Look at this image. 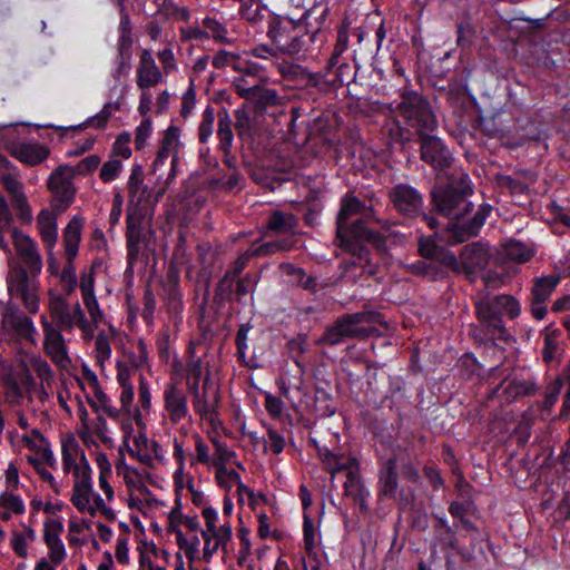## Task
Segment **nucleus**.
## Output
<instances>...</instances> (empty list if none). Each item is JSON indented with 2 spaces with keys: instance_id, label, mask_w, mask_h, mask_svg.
Returning a JSON list of instances; mask_svg holds the SVG:
<instances>
[{
  "instance_id": "1",
  "label": "nucleus",
  "mask_w": 570,
  "mask_h": 570,
  "mask_svg": "<svg viewBox=\"0 0 570 570\" xmlns=\"http://www.w3.org/2000/svg\"><path fill=\"white\" fill-rule=\"evenodd\" d=\"M521 313L519 301L509 294H501L493 297L487 296L475 303V314L480 328L471 331L475 342L488 344L497 340L507 342L509 333L503 322V315L511 320L517 318Z\"/></svg>"
},
{
  "instance_id": "2",
  "label": "nucleus",
  "mask_w": 570,
  "mask_h": 570,
  "mask_svg": "<svg viewBox=\"0 0 570 570\" xmlns=\"http://www.w3.org/2000/svg\"><path fill=\"white\" fill-rule=\"evenodd\" d=\"M473 194L470 177L464 171L445 174V181L436 184L431 190V204L440 215L450 219H460L471 213Z\"/></svg>"
},
{
  "instance_id": "3",
  "label": "nucleus",
  "mask_w": 570,
  "mask_h": 570,
  "mask_svg": "<svg viewBox=\"0 0 570 570\" xmlns=\"http://www.w3.org/2000/svg\"><path fill=\"white\" fill-rule=\"evenodd\" d=\"M267 37L279 52L296 56L308 50L311 37L308 28L301 20L273 16L268 21Z\"/></svg>"
},
{
  "instance_id": "4",
  "label": "nucleus",
  "mask_w": 570,
  "mask_h": 570,
  "mask_svg": "<svg viewBox=\"0 0 570 570\" xmlns=\"http://www.w3.org/2000/svg\"><path fill=\"white\" fill-rule=\"evenodd\" d=\"M397 108L405 126L410 127L417 138L436 130L438 119L429 100L416 91L404 90Z\"/></svg>"
},
{
  "instance_id": "5",
  "label": "nucleus",
  "mask_w": 570,
  "mask_h": 570,
  "mask_svg": "<svg viewBox=\"0 0 570 570\" xmlns=\"http://www.w3.org/2000/svg\"><path fill=\"white\" fill-rule=\"evenodd\" d=\"M387 236L382 235L377 230L368 228L363 219H356L346 227L336 228V245L345 252L344 242L354 243L361 247H366L364 243L373 245L377 253L387 254L386 245Z\"/></svg>"
},
{
  "instance_id": "6",
  "label": "nucleus",
  "mask_w": 570,
  "mask_h": 570,
  "mask_svg": "<svg viewBox=\"0 0 570 570\" xmlns=\"http://www.w3.org/2000/svg\"><path fill=\"white\" fill-rule=\"evenodd\" d=\"M387 197L393 208L404 218L416 219L423 214V195L409 184L394 185L389 189Z\"/></svg>"
},
{
  "instance_id": "7",
  "label": "nucleus",
  "mask_w": 570,
  "mask_h": 570,
  "mask_svg": "<svg viewBox=\"0 0 570 570\" xmlns=\"http://www.w3.org/2000/svg\"><path fill=\"white\" fill-rule=\"evenodd\" d=\"M373 336H376L373 328L356 325L352 313H348L337 317L332 325L326 327L320 343L334 346L345 338L365 340Z\"/></svg>"
},
{
  "instance_id": "8",
  "label": "nucleus",
  "mask_w": 570,
  "mask_h": 570,
  "mask_svg": "<svg viewBox=\"0 0 570 570\" xmlns=\"http://www.w3.org/2000/svg\"><path fill=\"white\" fill-rule=\"evenodd\" d=\"M8 291L11 296L20 297L26 309L36 314L39 309L38 285L23 266L14 267L8 276Z\"/></svg>"
},
{
  "instance_id": "9",
  "label": "nucleus",
  "mask_w": 570,
  "mask_h": 570,
  "mask_svg": "<svg viewBox=\"0 0 570 570\" xmlns=\"http://www.w3.org/2000/svg\"><path fill=\"white\" fill-rule=\"evenodd\" d=\"M421 159L438 171H445L454 161V157L443 140L432 132L417 138Z\"/></svg>"
},
{
  "instance_id": "10",
  "label": "nucleus",
  "mask_w": 570,
  "mask_h": 570,
  "mask_svg": "<svg viewBox=\"0 0 570 570\" xmlns=\"http://www.w3.org/2000/svg\"><path fill=\"white\" fill-rule=\"evenodd\" d=\"M83 219L80 216H73L63 229V245L67 264L60 273L61 283L77 282L73 259L78 254Z\"/></svg>"
},
{
  "instance_id": "11",
  "label": "nucleus",
  "mask_w": 570,
  "mask_h": 570,
  "mask_svg": "<svg viewBox=\"0 0 570 570\" xmlns=\"http://www.w3.org/2000/svg\"><path fill=\"white\" fill-rule=\"evenodd\" d=\"M65 167H57L48 179V188L52 193L51 210L65 213L75 200L76 186L72 178L63 173Z\"/></svg>"
},
{
  "instance_id": "12",
  "label": "nucleus",
  "mask_w": 570,
  "mask_h": 570,
  "mask_svg": "<svg viewBox=\"0 0 570 570\" xmlns=\"http://www.w3.org/2000/svg\"><path fill=\"white\" fill-rule=\"evenodd\" d=\"M0 332L33 342L36 328L30 317L26 316L18 306L8 303L1 312Z\"/></svg>"
},
{
  "instance_id": "13",
  "label": "nucleus",
  "mask_w": 570,
  "mask_h": 570,
  "mask_svg": "<svg viewBox=\"0 0 570 570\" xmlns=\"http://www.w3.org/2000/svg\"><path fill=\"white\" fill-rule=\"evenodd\" d=\"M41 325L43 330V348L51 361L61 368H67L71 360L68 356L65 344L62 330L50 323L45 315L41 316Z\"/></svg>"
},
{
  "instance_id": "14",
  "label": "nucleus",
  "mask_w": 570,
  "mask_h": 570,
  "mask_svg": "<svg viewBox=\"0 0 570 570\" xmlns=\"http://www.w3.org/2000/svg\"><path fill=\"white\" fill-rule=\"evenodd\" d=\"M559 275H547L535 277L531 288L530 312L532 316L541 321L546 317L548 309L546 302L550 298L560 283Z\"/></svg>"
},
{
  "instance_id": "15",
  "label": "nucleus",
  "mask_w": 570,
  "mask_h": 570,
  "mask_svg": "<svg viewBox=\"0 0 570 570\" xmlns=\"http://www.w3.org/2000/svg\"><path fill=\"white\" fill-rule=\"evenodd\" d=\"M12 243L17 254L27 265L30 274L32 276L39 274L42 268V259L38 252L37 244L18 228L12 229Z\"/></svg>"
},
{
  "instance_id": "16",
  "label": "nucleus",
  "mask_w": 570,
  "mask_h": 570,
  "mask_svg": "<svg viewBox=\"0 0 570 570\" xmlns=\"http://www.w3.org/2000/svg\"><path fill=\"white\" fill-rule=\"evenodd\" d=\"M462 269L471 275L476 271L484 269L491 259L489 246L482 242H473L462 247L460 255Z\"/></svg>"
},
{
  "instance_id": "17",
  "label": "nucleus",
  "mask_w": 570,
  "mask_h": 570,
  "mask_svg": "<svg viewBox=\"0 0 570 570\" xmlns=\"http://www.w3.org/2000/svg\"><path fill=\"white\" fill-rule=\"evenodd\" d=\"M504 381L494 387L489 394L488 400L500 396L504 402L511 403L524 396L534 395L539 387L534 381L531 380H511L504 387Z\"/></svg>"
},
{
  "instance_id": "18",
  "label": "nucleus",
  "mask_w": 570,
  "mask_h": 570,
  "mask_svg": "<svg viewBox=\"0 0 570 570\" xmlns=\"http://www.w3.org/2000/svg\"><path fill=\"white\" fill-rule=\"evenodd\" d=\"M164 405L173 423H179L188 415L186 393L175 383L166 385L164 391Z\"/></svg>"
},
{
  "instance_id": "19",
  "label": "nucleus",
  "mask_w": 570,
  "mask_h": 570,
  "mask_svg": "<svg viewBox=\"0 0 570 570\" xmlns=\"http://www.w3.org/2000/svg\"><path fill=\"white\" fill-rule=\"evenodd\" d=\"M163 81V73L155 62L151 52L144 49L137 67L136 82L139 89L147 90Z\"/></svg>"
},
{
  "instance_id": "20",
  "label": "nucleus",
  "mask_w": 570,
  "mask_h": 570,
  "mask_svg": "<svg viewBox=\"0 0 570 570\" xmlns=\"http://www.w3.org/2000/svg\"><path fill=\"white\" fill-rule=\"evenodd\" d=\"M235 87L239 97L252 101L255 105V109L259 111L275 106L279 101V96L275 89L263 88L257 85L245 87L240 82H237Z\"/></svg>"
},
{
  "instance_id": "21",
  "label": "nucleus",
  "mask_w": 570,
  "mask_h": 570,
  "mask_svg": "<svg viewBox=\"0 0 570 570\" xmlns=\"http://www.w3.org/2000/svg\"><path fill=\"white\" fill-rule=\"evenodd\" d=\"M324 70L328 78L330 92L343 86H348L356 77V65L350 63L346 59H337L335 66L332 65V59H328Z\"/></svg>"
},
{
  "instance_id": "22",
  "label": "nucleus",
  "mask_w": 570,
  "mask_h": 570,
  "mask_svg": "<svg viewBox=\"0 0 570 570\" xmlns=\"http://www.w3.org/2000/svg\"><path fill=\"white\" fill-rule=\"evenodd\" d=\"M127 256L128 259L135 261L140 250V244L146 242V235L142 228V217L135 214L127 215Z\"/></svg>"
},
{
  "instance_id": "23",
  "label": "nucleus",
  "mask_w": 570,
  "mask_h": 570,
  "mask_svg": "<svg viewBox=\"0 0 570 570\" xmlns=\"http://www.w3.org/2000/svg\"><path fill=\"white\" fill-rule=\"evenodd\" d=\"M379 484L380 498H395L396 491L399 489V476L395 458H390L383 463L379 474Z\"/></svg>"
},
{
  "instance_id": "24",
  "label": "nucleus",
  "mask_w": 570,
  "mask_h": 570,
  "mask_svg": "<svg viewBox=\"0 0 570 570\" xmlns=\"http://www.w3.org/2000/svg\"><path fill=\"white\" fill-rule=\"evenodd\" d=\"M491 212V206L488 204H483L480 206L479 210L474 214V216L468 220L466 223L458 226L453 230V237L456 243H463L466 239L476 236L480 228L484 225L485 219L488 218Z\"/></svg>"
},
{
  "instance_id": "25",
  "label": "nucleus",
  "mask_w": 570,
  "mask_h": 570,
  "mask_svg": "<svg viewBox=\"0 0 570 570\" xmlns=\"http://www.w3.org/2000/svg\"><path fill=\"white\" fill-rule=\"evenodd\" d=\"M190 394L193 395V406L195 411L200 417L213 422L214 415L217 414L216 409L219 404V390L215 389L213 393H205L196 391L194 387V392H190Z\"/></svg>"
},
{
  "instance_id": "26",
  "label": "nucleus",
  "mask_w": 570,
  "mask_h": 570,
  "mask_svg": "<svg viewBox=\"0 0 570 570\" xmlns=\"http://www.w3.org/2000/svg\"><path fill=\"white\" fill-rule=\"evenodd\" d=\"M11 155L20 161L36 166L48 158L50 150L40 144H19L11 148Z\"/></svg>"
},
{
  "instance_id": "27",
  "label": "nucleus",
  "mask_w": 570,
  "mask_h": 570,
  "mask_svg": "<svg viewBox=\"0 0 570 570\" xmlns=\"http://www.w3.org/2000/svg\"><path fill=\"white\" fill-rule=\"evenodd\" d=\"M49 313L56 327L70 332L73 327V317L69 311L67 301L60 295L50 293Z\"/></svg>"
},
{
  "instance_id": "28",
  "label": "nucleus",
  "mask_w": 570,
  "mask_h": 570,
  "mask_svg": "<svg viewBox=\"0 0 570 570\" xmlns=\"http://www.w3.org/2000/svg\"><path fill=\"white\" fill-rule=\"evenodd\" d=\"M57 214L53 210L42 209L37 217V225L43 244L51 249L58 238Z\"/></svg>"
},
{
  "instance_id": "29",
  "label": "nucleus",
  "mask_w": 570,
  "mask_h": 570,
  "mask_svg": "<svg viewBox=\"0 0 570 570\" xmlns=\"http://www.w3.org/2000/svg\"><path fill=\"white\" fill-rule=\"evenodd\" d=\"M344 494L346 497L352 498L356 503H358L360 509L363 512L368 511L366 499L370 493L365 489L357 470H348L346 472V481L344 482Z\"/></svg>"
},
{
  "instance_id": "30",
  "label": "nucleus",
  "mask_w": 570,
  "mask_h": 570,
  "mask_svg": "<svg viewBox=\"0 0 570 570\" xmlns=\"http://www.w3.org/2000/svg\"><path fill=\"white\" fill-rule=\"evenodd\" d=\"M344 245L345 253L364 261L357 272L358 279L374 277L377 274L379 265L372 262L371 250L367 247H361L347 240L344 242Z\"/></svg>"
},
{
  "instance_id": "31",
  "label": "nucleus",
  "mask_w": 570,
  "mask_h": 570,
  "mask_svg": "<svg viewBox=\"0 0 570 570\" xmlns=\"http://www.w3.org/2000/svg\"><path fill=\"white\" fill-rule=\"evenodd\" d=\"M327 14L328 7L326 4H315L303 14L302 19H299L303 24L308 28L311 43L314 42L316 36L324 27Z\"/></svg>"
},
{
  "instance_id": "32",
  "label": "nucleus",
  "mask_w": 570,
  "mask_h": 570,
  "mask_svg": "<svg viewBox=\"0 0 570 570\" xmlns=\"http://www.w3.org/2000/svg\"><path fill=\"white\" fill-rule=\"evenodd\" d=\"M365 209V203L360 200L353 193H347L341 199V207L336 217V228L346 227L352 216L362 214Z\"/></svg>"
},
{
  "instance_id": "33",
  "label": "nucleus",
  "mask_w": 570,
  "mask_h": 570,
  "mask_svg": "<svg viewBox=\"0 0 570 570\" xmlns=\"http://www.w3.org/2000/svg\"><path fill=\"white\" fill-rule=\"evenodd\" d=\"M405 269L415 276L428 278L429 281H438L446 277V272L434 261L417 259L413 263L406 264Z\"/></svg>"
},
{
  "instance_id": "34",
  "label": "nucleus",
  "mask_w": 570,
  "mask_h": 570,
  "mask_svg": "<svg viewBox=\"0 0 570 570\" xmlns=\"http://www.w3.org/2000/svg\"><path fill=\"white\" fill-rule=\"evenodd\" d=\"M279 269L288 275L293 276L297 286L303 289L309 291L312 293H316L318 289L317 279L314 276H307L305 271L301 267H296L292 263H282L279 265Z\"/></svg>"
},
{
  "instance_id": "35",
  "label": "nucleus",
  "mask_w": 570,
  "mask_h": 570,
  "mask_svg": "<svg viewBox=\"0 0 570 570\" xmlns=\"http://www.w3.org/2000/svg\"><path fill=\"white\" fill-rule=\"evenodd\" d=\"M383 132L389 146L400 145L402 147L412 140V135L414 134L410 127H402L399 121L386 124Z\"/></svg>"
},
{
  "instance_id": "36",
  "label": "nucleus",
  "mask_w": 570,
  "mask_h": 570,
  "mask_svg": "<svg viewBox=\"0 0 570 570\" xmlns=\"http://www.w3.org/2000/svg\"><path fill=\"white\" fill-rule=\"evenodd\" d=\"M312 442L317 448L318 456L325 469L332 474V479L338 472L353 470L347 462L343 461L342 455H337L326 448H318L315 440H312Z\"/></svg>"
},
{
  "instance_id": "37",
  "label": "nucleus",
  "mask_w": 570,
  "mask_h": 570,
  "mask_svg": "<svg viewBox=\"0 0 570 570\" xmlns=\"http://www.w3.org/2000/svg\"><path fill=\"white\" fill-rule=\"evenodd\" d=\"M298 86L308 90L311 94L326 95L330 92L328 78L325 70L318 72L306 71Z\"/></svg>"
},
{
  "instance_id": "38",
  "label": "nucleus",
  "mask_w": 570,
  "mask_h": 570,
  "mask_svg": "<svg viewBox=\"0 0 570 570\" xmlns=\"http://www.w3.org/2000/svg\"><path fill=\"white\" fill-rule=\"evenodd\" d=\"M188 361L186 364V372H187V389L190 392H194V387L196 391H199V382L202 379L203 370L202 364L203 361L200 357H197L195 355V350L190 345L188 347Z\"/></svg>"
},
{
  "instance_id": "39",
  "label": "nucleus",
  "mask_w": 570,
  "mask_h": 570,
  "mask_svg": "<svg viewBox=\"0 0 570 570\" xmlns=\"http://www.w3.org/2000/svg\"><path fill=\"white\" fill-rule=\"evenodd\" d=\"M235 278L224 274L223 277L218 281L213 296V303L220 309L225 306L226 302L234 299V284Z\"/></svg>"
},
{
  "instance_id": "40",
  "label": "nucleus",
  "mask_w": 570,
  "mask_h": 570,
  "mask_svg": "<svg viewBox=\"0 0 570 570\" xmlns=\"http://www.w3.org/2000/svg\"><path fill=\"white\" fill-rule=\"evenodd\" d=\"M353 318L358 326H365L373 328L376 332V336L381 335L380 330L376 325H380L384 328L389 327L387 322L384 320L383 315L373 309H363L356 313H352Z\"/></svg>"
},
{
  "instance_id": "41",
  "label": "nucleus",
  "mask_w": 570,
  "mask_h": 570,
  "mask_svg": "<svg viewBox=\"0 0 570 570\" xmlns=\"http://www.w3.org/2000/svg\"><path fill=\"white\" fill-rule=\"evenodd\" d=\"M503 253L509 261L517 263H525L533 256L531 248L515 239H510L503 245Z\"/></svg>"
},
{
  "instance_id": "42",
  "label": "nucleus",
  "mask_w": 570,
  "mask_h": 570,
  "mask_svg": "<svg viewBox=\"0 0 570 570\" xmlns=\"http://www.w3.org/2000/svg\"><path fill=\"white\" fill-rule=\"evenodd\" d=\"M144 183V173L142 167L140 165H135L131 169L129 179H128V194L130 197V202L140 203L146 194V187L142 186Z\"/></svg>"
},
{
  "instance_id": "43",
  "label": "nucleus",
  "mask_w": 570,
  "mask_h": 570,
  "mask_svg": "<svg viewBox=\"0 0 570 570\" xmlns=\"http://www.w3.org/2000/svg\"><path fill=\"white\" fill-rule=\"evenodd\" d=\"M296 219L293 215H285L279 210H275L268 217L266 228L275 233H287L295 228Z\"/></svg>"
},
{
  "instance_id": "44",
  "label": "nucleus",
  "mask_w": 570,
  "mask_h": 570,
  "mask_svg": "<svg viewBox=\"0 0 570 570\" xmlns=\"http://www.w3.org/2000/svg\"><path fill=\"white\" fill-rule=\"evenodd\" d=\"M294 243L295 242L292 238H282L264 243L256 247L252 246L250 249L253 250L255 257L269 256L278 252L291 250L294 247Z\"/></svg>"
},
{
  "instance_id": "45",
  "label": "nucleus",
  "mask_w": 570,
  "mask_h": 570,
  "mask_svg": "<svg viewBox=\"0 0 570 570\" xmlns=\"http://www.w3.org/2000/svg\"><path fill=\"white\" fill-rule=\"evenodd\" d=\"M100 164V157L98 155H89L80 160L76 166L61 165L65 167L63 173L73 178L75 176H86L98 168Z\"/></svg>"
},
{
  "instance_id": "46",
  "label": "nucleus",
  "mask_w": 570,
  "mask_h": 570,
  "mask_svg": "<svg viewBox=\"0 0 570 570\" xmlns=\"http://www.w3.org/2000/svg\"><path fill=\"white\" fill-rule=\"evenodd\" d=\"M218 117L219 148L227 155L230 153V146L233 141L232 120L227 111L219 114Z\"/></svg>"
},
{
  "instance_id": "47",
  "label": "nucleus",
  "mask_w": 570,
  "mask_h": 570,
  "mask_svg": "<svg viewBox=\"0 0 570 570\" xmlns=\"http://www.w3.org/2000/svg\"><path fill=\"white\" fill-rule=\"evenodd\" d=\"M348 28L350 23L347 19H344L342 24L337 29V39L334 46V50L330 57L332 59V65L335 66L337 63V59H345L343 53L348 48Z\"/></svg>"
},
{
  "instance_id": "48",
  "label": "nucleus",
  "mask_w": 570,
  "mask_h": 570,
  "mask_svg": "<svg viewBox=\"0 0 570 570\" xmlns=\"http://www.w3.org/2000/svg\"><path fill=\"white\" fill-rule=\"evenodd\" d=\"M458 368L461 377L471 380L473 376L480 375L481 365L473 354L465 353L459 358Z\"/></svg>"
},
{
  "instance_id": "49",
  "label": "nucleus",
  "mask_w": 570,
  "mask_h": 570,
  "mask_svg": "<svg viewBox=\"0 0 570 570\" xmlns=\"http://www.w3.org/2000/svg\"><path fill=\"white\" fill-rule=\"evenodd\" d=\"M110 116H111V104L108 102L104 106V108L101 109L100 112H98L94 117L88 118L85 122L77 125V126H72L69 129L82 130L87 127H94L96 129H104L107 126Z\"/></svg>"
},
{
  "instance_id": "50",
  "label": "nucleus",
  "mask_w": 570,
  "mask_h": 570,
  "mask_svg": "<svg viewBox=\"0 0 570 570\" xmlns=\"http://www.w3.org/2000/svg\"><path fill=\"white\" fill-rule=\"evenodd\" d=\"M202 27L209 32V38L220 43H229L226 27L216 18L206 17L202 20Z\"/></svg>"
},
{
  "instance_id": "51",
  "label": "nucleus",
  "mask_w": 570,
  "mask_h": 570,
  "mask_svg": "<svg viewBox=\"0 0 570 570\" xmlns=\"http://www.w3.org/2000/svg\"><path fill=\"white\" fill-rule=\"evenodd\" d=\"M494 180L500 188L508 189L512 195H524L529 190L527 184L509 175L498 174Z\"/></svg>"
},
{
  "instance_id": "52",
  "label": "nucleus",
  "mask_w": 570,
  "mask_h": 570,
  "mask_svg": "<svg viewBox=\"0 0 570 570\" xmlns=\"http://www.w3.org/2000/svg\"><path fill=\"white\" fill-rule=\"evenodd\" d=\"M212 442L215 446V454L212 461L213 465L215 468H219L220 473L225 472L226 463L229 462L233 458H235L236 453L229 450L225 443L220 442L216 438H214Z\"/></svg>"
},
{
  "instance_id": "53",
  "label": "nucleus",
  "mask_w": 570,
  "mask_h": 570,
  "mask_svg": "<svg viewBox=\"0 0 570 570\" xmlns=\"http://www.w3.org/2000/svg\"><path fill=\"white\" fill-rule=\"evenodd\" d=\"M419 255L428 261L436 259L438 255L442 253V247L432 237L421 236L417 242Z\"/></svg>"
},
{
  "instance_id": "54",
  "label": "nucleus",
  "mask_w": 570,
  "mask_h": 570,
  "mask_svg": "<svg viewBox=\"0 0 570 570\" xmlns=\"http://www.w3.org/2000/svg\"><path fill=\"white\" fill-rule=\"evenodd\" d=\"M63 531L62 522L59 519L45 522L43 540L48 548L61 542L59 535Z\"/></svg>"
},
{
  "instance_id": "55",
  "label": "nucleus",
  "mask_w": 570,
  "mask_h": 570,
  "mask_svg": "<svg viewBox=\"0 0 570 570\" xmlns=\"http://www.w3.org/2000/svg\"><path fill=\"white\" fill-rule=\"evenodd\" d=\"M71 450H73L75 452L79 451V444L73 436H70L67 441L62 443V465L63 471L66 473H68L71 470L75 473V466H79L76 463Z\"/></svg>"
},
{
  "instance_id": "56",
  "label": "nucleus",
  "mask_w": 570,
  "mask_h": 570,
  "mask_svg": "<svg viewBox=\"0 0 570 570\" xmlns=\"http://www.w3.org/2000/svg\"><path fill=\"white\" fill-rule=\"evenodd\" d=\"M363 259L352 256L350 259H345L340 264L341 277L347 282L356 283L358 281V268L362 265Z\"/></svg>"
},
{
  "instance_id": "57",
  "label": "nucleus",
  "mask_w": 570,
  "mask_h": 570,
  "mask_svg": "<svg viewBox=\"0 0 570 570\" xmlns=\"http://www.w3.org/2000/svg\"><path fill=\"white\" fill-rule=\"evenodd\" d=\"M498 119L499 117L494 116L480 120V127L484 135L491 138H502L509 132L501 124H498Z\"/></svg>"
},
{
  "instance_id": "58",
  "label": "nucleus",
  "mask_w": 570,
  "mask_h": 570,
  "mask_svg": "<svg viewBox=\"0 0 570 570\" xmlns=\"http://www.w3.org/2000/svg\"><path fill=\"white\" fill-rule=\"evenodd\" d=\"M278 71L283 78L289 81H294L298 85L307 69L297 63L283 62L278 65Z\"/></svg>"
},
{
  "instance_id": "59",
  "label": "nucleus",
  "mask_w": 570,
  "mask_h": 570,
  "mask_svg": "<svg viewBox=\"0 0 570 570\" xmlns=\"http://www.w3.org/2000/svg\"><path fill=\"white\" fill-rule=\"evenodd\" d=\"M11 205L17 210V216L22 224H30L32 222L31 208L24 194L11 198Z\"/></svg>"
},
{
  "instance_id": "60",
  "label": "nucleus",
  "mask_w": 570,
  "mask_h": 570,
  "mask_svg": "<svg viewBox=\"0 0 570 570\" xmlns=\"http://www.w3.org/2000/svg\"><path fill=\"white\" fill-rule=\"evenodd\" d=\"M435 263L439 264L442 268L448 267L454 273H461L462 269V261L460 257L458 258L454 253L442 247V253H440L435 259Z\"/></svg>"
},
{
  "instance_id": "61",
  "label": "nucleus",
  "mask_w": 570,
  "mask_h": 570,
  "mask_svg": "<svg viewBox=\"0 0 570 570\" xmlns=\"http://www.w3.org/2000/svg\"><path fill=\"white\" fill-rule=\"evenodd\" d=\"M131 139V135L127 131L121 132L112 145V157H121L128 159L131 156V149L129 148V142Z\"/></svg>"
},
{
  "instance_id": "62",
  "label": "nucleus",
  "mask_w": 570,
  "mask_h": 570,
  "mask_svg": "<svg viewBox=\"0 0 570 570\" xmlns=\"http://www.w3.org/2000/svg\"><path fill=\"white\" fill-rule=\"evenodd\" d=\"M476 507L474 500L463 499V501H452L449 505V512L455 519H462L466 514L474 513Z\"/></svg>"
},
{
  "instance_id": "63",
  "label": "nucleus",
  "mask_w": 570,
  "mask_h": 570,
  "mask_svg": "<svg viewBox=\"0 0 570 570\" xmlns=\"http://www.w3.org/2000/svg\"><path fill=\"white\" fill-rule=\"evenodd\" d=\"M252 257H255L253 250L249 248L248 250H246L245 253L240 254L232 264L230 266L227 268V271L225 272V274H227L228 276L237 279V278H240V274L243 273V271L246 268V266L248 265V262Z\"/></svg>"
},
{
  "instance_id": "64",
  "label": "nucleus",
  "mask_w": 570,
  "mask_h": 570,
  "mask_svg": "<svg viewBox=\"0 0 570 570\" xmlns=\"http://www.w3.org/2000/svg\"><path fill=\"white\" fill-rule=\"evenodd\" d=\"M121 168V160L112 158L102 165L99 177L104 183H110L118 177Z\"/></svg>"
}]
</instances>
